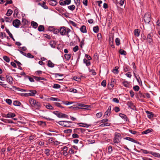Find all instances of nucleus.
Wrapping results in <instances>:
<instances>
[{
    "instance_id": "obj_53",
    "label": "nucleus",
    "mask_w": 160,
    "mask_h": 160,
    "mask_svg": "<svg viewBox=\"0 0 160 160\" xmlns=\"http://www.w3.org/2000/svg\"><path fill=\"white\" fill-rule=\"evenodd\" d=\"M68 118V116L67 115L62 113L60 117V118Z\"/></svg>"
},
{
    "instance_id": "obj_50",
    "label": "nucleus",
    "mask_w": 160,
    "mask_h": 160,
    "mask_svg": "<svg viewBox=\"0 0 160 160\" xmlns=\"http://www.w3.org/2000/svg\"><path fill=\"white\" fill-rule=\"evenodd\" d=\"M115 42L116 43V45L117 46H119L120 44V40L119 38H116L115 39Z\"/></svg>"
},
{
    "instance_id": "obj_28",
    "label": "nucleus",
    "mask_w": 160,
    "mask_h": 160,
    "mask_svg": "<svg viewBox=\"0 0 160 160\" xmlns=\"http://www.w3.org/2000/svg\"><path fill=\"white\" fill-rule=\"evenodd\" d=\"M119 68L118 66H116L115 67V68L113 69L112 72L115 74H118L119 73V71L118 70V69Z\"/></svg>"
},
{
    "instance_id": "obj_49",
    "label": "nucleus",
    "mask_w": 160,
    "mask_h": 160,
    "mask_svg": "<svg viewBox=\"0 0 160 160\" xmlns=\"http://www.w3.org/2000/svg\"><path fill=\"white\" fill-rule=\"evenodd\" d=\"M25 79L28 78L29 79V81L31 82H34V80L32 78V77H30L29 76H25Z\"/></svg>"
},
{
    "instance_id": "obj_39",
    "label": "nucleus",
    "mask_w": 160,
    "mask_h": 160,
    "mask_svg": "<svg viewBox=\"0 0 160 160\" xmlns=\"http://www.w3.org/2000/svg\"><path fill=\"white\" fill-rule=\"evenodd\" d=\"M46 108L50 110H53L54 109L53 107L50 104H48V105H46Z\"/></svg>"
},
{
    "instance_id": "obj_19",
    "label": "nucleus",
    "mask_w": 160,
    "mask_h": 160,
    "mask_svg": "<svg viewBox=\"0 0 160 160\" xmlns=\"http://www.w3.org/2000/svg\"><path fill=\"white\" fill-rule=\"evenodd\" d=\"M33 78H34L37 81H39L40 80L44 81L46 80V79L44 78L36 76H33Z\"/></svg>"
},
{
    "instance_id": "obj_57",
    "label": "nucleus",
    "mask_w": 160,
    "mask_h": 160,
    "mask_svg": "<svg viewBox=\"0 0 160 160\" xmlns=\"http://www.w3.org/2000/svg\"><path fill=\"white\" fill-rule=\"evenodd\" d=\"M41 6L45 9H48V7L45 5V2H43L42 3V5H41Z\"/></svg>"
},
{
    "instance_id": "obj_40",
    "label": "nucleus",
    "mask_w": 160,
    "mask_h": 160,
    "mask_svg": "<svg viewBox=\"0 0 160 160\" xmlns=\"http://www.w3.org/2000/svg\"><path fill=\"white\" fill-rule=\"evenodd\" d=\"M71 56V54H65L64 55L65 58L67 60H68L70 59Z\"/></svg>"
},
{
    "instance_id": "obj_29",
    "label": "nucleus",
    "mask_w": 160,
    "mask_h": 160,
    "mask_svg": "<svg viewBox=\"0 0 160 160\" xmlns=\"http://www.w3.org/2000/svg\"><path fill=\"white\" fill-rule=\"evenodd\" d=\"M123 85L125 87L128 88L129 86V83L126 81H124L122 82Z\"/></svg>"
},
{
    "instance_id": "obj_51",
    "label": "nucleus",
    "mask_w": 160,
    "mask_h": 160,
    "mask_svg": "<svg viewBox=\"0 0 160 160\" xmlns=\"http://www.w3.org/2000/svg\"><path fill=\"white\" fill-rule=\"evenodd\" d=\"M75 8V6L74 5H72L68 7V9L71 11L74 10Z\"/></svg>"
},
{
    "instance_id": "obj_59",
    "label": "nucleus",
    "mask_w": 160,
    "mask_h": 160,
    "mask_svg": "<svg viewBox=\"0 0 160 160\" xmlns=\"http://www.w3.org/2000/svg\"><path fill=\"white\" fill-rule=\"evenodd\" d=\"M27 57H28V58H34V56L33 55H32L31 53H28L27 54H26V56Z\"/></svg>"
},
{
    "instance_id": "obj_15",
    "label": "nucleus",
    "mask_w": 160,
    "mask_h": 160,
    "mask_svg": "<svg viewBox=\"0 0 160 160\" xmlns=\"http://www.w3.org/2000/svg\"><path fill=\"white\" fill-rule=\"evenodd\" d=\"M123 138L124 139L129 141L131 142H133L134 143H137V141L136 140H135L133 138H130V137H126L125 138Z\"/></svg>"
},
{
    "instance_id": "obj_58",
    "label": "nucleus",
    "mask_w": 160,
    "mask_h": 160,
    "mask_svg": "<svg viewBox=\"0 0 160 160\" xmlns=\"http://www.w3.org/2000/svg\"><path fill=\"white\" fill-rule=\"evenodd\" d=\"M69 23L70 24L72 25L74 27H76L77 24L76 23H75L74 22L72 21H69Z\"/></svg>"
},
{
    "instance_id": "obj_1",
    "label": "nucleus",
    "mask_w": 160,
    "mask_h": 160,
    "mask_svg": "<svg viewBox=\"0 0 160 160\" xmlns=\"http://www.w3.org/2000/svg\"><path fill=\"white\" fill-rule=\"evenodd\" d=\"M29 101L31 106L36 109L39 110L41 108V105L39 102L32 98H30Z\"/></svg>"
},
{
    "instance_id": "obj_35",
    "label": "nucleus",
    "mask_w": 160,
    "mask_h": 160,
    "mask_svg": "<svg viewBox=\"0 0 160 160\" xmlns=\"http://www.w3.org/2000/svg\"><path fill=\"white\" fill-rule=\"evenodd\" d=\"M123 70L124 71L126 72L130 70V67L128 66L125 65L123 67Z\"/></svg>"
},
{
    "instance_id": "obj_3",
    "label": "nucleus",
    "mask_w": 160,
    "mask_h": 160,
    "mask_svg": "<svg viewBox=\"0 0 160 160\" xmlns=\"http://www.w3.org/2000/svg\"><path fill=\"white\" fill-rule=\"evenodd\" d=\"M121 138L122 137L120 133L115 132L113 139V142L114 143H118L121 142Z\"/></svg>"
},
{
    "instance_id": "obj_10",
    "label": "nucleus",
    "mask_w": 160,
    "mask_h": 160,
    "mask_svg": "<svg viewBox=\"0 0 160 160\" xmlns=\"http://www.w3.org/2000/svg\"><path fill=\"white\" fill-rule=\"evenodd\" d=\"M127 104L131 109L134 110V108H135V106L134 105L133 103L131 101L128 102H127Z\"/></svg>"
},
{
    "instance_id": "obj_42",
    "label": "nucleus",
    "mask_w": 160,
    "mask_h": 160,
    "mask_svg": "<svg viewBox=\"0 0 160 160\" xmlns=\"http://www.w3.org/2000/svg\"><path fill=\"white\" fill-rule=\"evenodd\" d=\"M12 12L13 11L12 10L10 9H8L7 11L6 15L8 16H10L12 14Z\"/></svg>"
},
{
    "instance_id": "obj_64",
    "label": "nucleus",
    "mask_w": 160,
    "mask_h": 160,
    "mask_svg": "<svg viewBox=\"0 0 160 160\" xmlns=\"http://www.w3.org/2000/svg\"><path fill=\"white\" fill-rule=\"evenodd\" d=\"M156 26L158 27V28H160V20L158 19L156 22Z\"/></svg>"
},
{
    "instance_id": "obj_24",
    "label": "nucleus",
    "mask_w": 160,
    "mask_h": 160,
    "mask_svg": "<svg viewBox=\"0 0 160 160\" xmlns=\"http://www.w3.org/2000/svg\"><path fill=\"white\" fill-rule=\"evenodd\" d=\"M77 124L79 125L80 127H82L86 128H88L89 127V125L86 123H77Z\"/></svg>"
},
{
    "instance_id": "obj_60",
    "label": "nucleus",
    "mask_w": 160,
    "mask_h": 160,
    "mask_svg": "<svg viewBox=\"0 0 160 160\" xmlns=\"http://www.w3.org/2000/svg\"><path fill=\"white\" fill-rule=\"evenodd\" d=\"M12 3V0H9V1L6 0V3L5 4V6L7 5L8 4H11Z\"/></svg>"
},
{
    "instance_id": "obj_47",
    "label": "nucleus",
    "mask_w": 160,
    "mask_h": 160,
    "mask_svg": "<svg viewBox=\"0 0 160 160\" xmlns=\"http://www.w3.org/2000/svg\"><path fill=\"white\" fill-rule=\"evenodd\" d=\"M3 59L7 62H8L10 61V59L8 57L6 56H4L3 57Z\"/></svg>"
},
{
    "instance_id": "obj_22",
    "label": "nucleus",
    "mask_w": 160,
    "mask_h": 160,
    "mask_svg": "<svg viewBox=\"0 0 160 160\" xmlns=\"http://www.w3.org/2000/svg\"><path fill=\"white\" fill-rule=\"evenodd\" d=\"M31 25L32 27L34 28H36L38 26V24L34 21H32L31 22Z\"/></svg>"
},
{
    "instance_id": "obj_55",
    "label": "nucleus",
    "mask_w": 160,
    "mask_h": 160,
    "mask_svg": "<svg viewBox=\"0 0 160 160\" xmlns=\"http://www.w3.org/2000/svg\"><path fill=\"white\" fill-rule=\"evenodd\" d=\"M6 102L9 105H11L12 103L11 100L9 99H6L5 100Z\"/></svg>"
},
{
    "instance_id": "obj_48",
    "label": "nucleus",
    "mask_w": 160,
    "mask_h": 160,
    "mask_svg": "<svg viewBox=\"0 0 160 160\" xmlns=\"http://www.w3.org/2000/svg\"><path fill=\"white\" fill-rule=\"evenodd\" d=\"M38 123L40 125L43 127L45 126L46 125L45 122L42 121H40L38 122Z\"/></svg>"
},
{
    "instance_id": "obj_21",
    "label": "nucleus",
    "mask_w": 160,
    "mask_h": 160,
    "mask_svg": "<svg viewBox=\"0 0 160 160\" xmlns=\"http://www.w3.org/2000/svg\"><path fill=\"white\" fill-rule=\"evenodd\" d=\"M49 3L50 5L52 6H55L57 4L58 2L55 0H53L49 1Z\"/></svg>"
},
{
    "instance_id": "obj_7",
    "label": "nucleus",
    "mask_w": 160,
    "mask_h": 160,
    "mask_svg": "<svg viewBox=\"0 0 160 160\" xmlns=\"http://www.w3.org/2000/svg\"><path fill=\"white\" fill-rule=\"evenodd\" d=\"M6 78L7 82L10 84H12L13 79L12 77L9 75H8L6 76Z\"/></svg>"
},
{
    "instance_id": "obj_52",
    "label": "nucleus",
    "mask_w": 160,
    "mask_h": 160,
    "mask_svg": "<svg viewBox=\"0 0 160 160\" xmlns=\"http://www.w3.org/2000/svg\"><path fill=\"white\" fill-rule=\"evenodd\" d=\"M69 91H70V92H74V93H77V92H78V91L77 90L74 89V88H70L69 89Z\"/></svg>"
},
{
    "instance_id": "obj_6",
    "label": "nucleus",
    "mask_w": 160,
    "mask_h": 160,
    "mask_svg": "<svg viewBox=\"0 0 160 160\" xmlns=\"http://www.w3.org/2000/svg\"><path fill=\"white\" fill-rule=\"evenodd\" d=\"M21 22L18 19L14 20L12 22L13 25L16 28H18Z\"/></svg>"
},
{
    "instance_id": "obj_25",
    "label": "nucleus",
    "mask_w": 160,
    "mask_h": 160,
    "mask_svg": "<svg viewBox=\"0 0 160 160\" xmlns=\"http://www.w3.org/2000/svg\"><path fill=\"white\" fill-rule=\"evenodd\" d=\"M22 22L24 25H28L29 24V22L25 18H22Z\"/></svg>"
},
{
    "instance_id": "obj_17",
    "label": "nucleus",
    "mask_w": 160,
    "mask_h": 160,
    "mask_svg": "<svg viewBox=\"0 0 160 160\" xmlns=\"http://www.w3.org/2000/svg\"><path fill=\"white\" fill-rule=\"evenodd\" d=\"M152 131V128H149L145 130L142 132V133L143 134H146L149 132H151Z\"/></svg>"
},
{
    "instance_id": "obj_32",
    "label": "nucleus",
    "mask_w": 160,
    "mask_h": 160,
    "mask_svg": "<svg viewBox=\"0 0 160 160\" xmlns=\"http://www.w3.org/2000/svg\"><path fill=\"white\" fill-rule=\"evenodd\" d=\"M44 30V27L42 25H40L38 28V30L40 32L43 31Z\"/></svg>"
},
{
    "instance_id": "obj_26",
    "label": "nucleus",
    "mask_w": 160,
    "mask_h": 160,
    "mask_svg": "<svg viewBox=\"0 0 160 160\" xmlns=\"http://www.w3.org/2000/svg\"><path fill=\"white\" fill-rule=\"evenodd\" d=\"M14 61L17 64L18 68L21 70H22V67L20 66V65H22V64L20 62L16 60H14Z\"/></svg>"
},
{
    "instance_id": "obj_36",
    "label": "nucleus",
    "mask_w": 160,
    "mask_h": 160,
    "mask_svg": "<svg viewBox=\"0 0 160 160\" xmlns=\"http://www.w3.org/2000/svg\"><path fill=\"white\" fill-rule=\"evenodd\" d=\"M119 52L121 55H126L127 54L126 52L123 49H120Z\"/></svg>"
},
{
    "instance_id": "obj_14",
    "label": "nucleus",
    "mask_w": 160,
    "mask_h": 160,
    "mask_svg": "<svg viewBox=\"0 0 160 160\" xmlns=\"http://www.w3.org/2000/svg\"><path fill=\"white\" fill-rule=\"evenodd\" d=\"M149 154H152L154 157L158 158H160V154L158 153L153 152H150Z\"/></svg>"
},
{
    "instance_id": "obj_63",
    "label": "nucleus",
    "mask_w": 160,
    "mask_h": 160,
    "mask_svg": "<svg viewBox=\"0 0 160 160\" xmlns=\"http://www.w3.org/2000/svg\"><path fill=\"white\" fill-rule=\"evenodd\" d=\"M74 152L73 150L72 149V148H70L69 149V151H68V153L71 154H74Z\"/></svg>"
},
{
    "instance_id": "obj_4",
    "label": "nucleus",
    "mask_w": 160,
    "mask_h": 160,
    "mask_svg": "<svg viewBox=\"0 0 160 160\" xmlns=\"http://www.w3.org/2000/svg\"><path fill=\"white\" fill-rule=\"evenodd\" d=\"M143 19L146 24H149L151 19V13L149 12H148L145 13L143 17Z\"/></svg>"
},
{
    "instance_id": "obj_34",
    "label": "nucleus",
    "mask_w": 160,
    "mask_h": 160,
    "mask_svg": "<svg viewBox=\"0 0 160 160\" xmlns=\"http://www.w3.org/2000/svg\"><path fill=\"white\" fill-rule=\"evenodd\" d=\"M83 61L84 63L86 64L87 66H89L90 65L91 62L90 61H88V60L85 58L83 59Z\"/></svg>"
},
{
    "instance_id": "obj_8",
    "label": "nucleus",
    "mask_w": 160,
    "mask_h": 160,
    "mask_svg": "<svg viewBox=\"0 0 160 160\" xmlns=\"http://www.w3.org/2000/svg\"><path fill=\"white\" fill-rule=\"evenodd\" d=\"M152 36L150 33H149L147 35L146 38L147 42H148L149 44H151L153 42V39L152 38Z\"/></svg>"
},
{
    "instance_id": "obj_9",
    "label": "nucleus",
    "mask_w": 160,
    "mask_h": 160,
    "mask_svg": "<svg viewBox=\"0 0 160 160\" xmlns=\"http://www.w3.org/2000/svg\"><path fill=\"white\" fill-rule=\"evenodd\" d=\"M145 112L147 114V117L151 119L153 118L154 115L152 112L148 110L146 111Z\"/></svg>"
},
{
    "instance_id": "obj_27",
    "label": "nucleus",
    "mask_w": 160,
    "mask_h": 160,
    "mask_svg": "<svg viewBox=\"0 0 160 160\" xmlns=\"http://www.w3.org/2000/svg\"><path fill=\"white\" fill-rule=\"evenodd\" d=\"M80 130L82 133H83L85 131V129L81 128H77L74 129V132H77V131L78 130Z\"/></svg>"
},
{
    "instance_id": "obj_20",
    "label": "nucleus",
    "mask_w": 160,
    "mask_h": 160,
    "mask_svg": "<svg viewBox=\"0 0 160 160\" xmlns=\"http://www.w3.org/2000/svg\"><path fill=\"white\" fill-rule=\"evenodd\" d=\"M116 82V80L114 78H112L110 82V85L111 86L112 88H113L114 85Z\"/></svg>"
},
{
    "instance_id": "obj_18",
    "label": "nucleus",
    "mask_w": 160,
    "mask_h": 160,
    "mask_svg": "<svg viewBox=\"0 0 160 160\" xmlns=\"http://www.w3.org/2000/svg\"><path fill=\"white\" fill-rule=\"evenodd\" d=\"M140 30L138 29H135L134 31V35L136 37H138L140 35Z\"/></svg>"
},
{
    "instance_id": "obj_45",
    "label": "nucleus",
    "mask_w": 160,
    "mask_h": 160,
    "mask_svg": "<svg viewBox=\"0 0 160 160\" xmlns=\"http://www.w3.org/2000/svg\"><path fill=\"white\" fill-rule=\"evenodd\" d=\"M62 102L63 104L66 105H68L69 104H71L72 103H73V102H69L68 101H62Z\"/></svg>"
},
{
    "instance_id": "obj_23",
    "label": "nucleus",
    "mask_w": 160,
    "mask_h": 160,
    "mask_svg": "<svg viewBox=\"0 0 160 160\" xmlns=\"http://www.w3.org/2000/svg\"><path fill=\"white\" fill-rule=\"evenodd\" d=\"M80 31L82 33H85L87 32L86 27L84 25L82 26L80 28Z\"/></svg>"
},
{
    "instance_id": "obj_54",
    "label": "nucleus",
    "mask_w": 160,
    "mask_h": 160,
    "mask_svg": "<svg viewBox=\"0 0 160 160\" xmlns=\"http://www.w3.org/2000/svg\"><path fill=\"white\" fill-rule=\"evenodd\" d=\"M133 90L135 91H138L140 89L138 85H136L133 88Z\"/></svg>"
},
{
    "instance_id": "obj_41",
    "label": "nucleus",
    "mask_w": 160,
    "mask_h": 160,
    "mask_svg": "<svg viewBox=\"0 0 160 160\" xmlns=\"http://www.w3.org/2000/svg\"><path fill=\"white\" fill-rule=\"evenodd\" d=\"M93 32L95 33H97L99 31V28L98 26L94 27L93 28Z\"/></svg>"
},
{
    "instance_id": "obj_2",
    "label": "nucleus",
    "mask_w": 160,
    "mask_h": 160,
    "mask_svg": "<svg viewBox=\"0 0 160 160\" xmlns=\"http://www.w3.org/2000/svg\"><path fill=\"white\" fill-rule=\"evenodd\" d=\"M71 31V30L69 28L65 27H61L59 29V32L62 35H66L68 37H69V32Z\"/></svg>"
},
{
    "instance_id": "obj_38",
    "label": "nucleus",
    "mask_w": 160,
    "mask_h": 160,
    "mask_svg": "<svg viewBox=\"0 0 160 160\" xmlns=\"http://www.w3.org/2000/svg\"><path fill=\"white\" fill-rule=\"evenodd\" d=\"M49 100L51 101H60V100L59 98H56L51 97Z\"/></svg>"
},
{
    "instance_id": "obj_43",
    "label": "nucleus",
    "mask_w": 160,
    "mask_h": 160,
    "mask_svg": "<svg viewBox=\"0 0 160 160\" xmlns=\"http://www.w3.org/2000/svg\"><path fill=\"white\" fill-rule=\"evenodd\" d=\"M54 105L58 107H59L61 108H63L64 107L62 106L59 102H55L54 103Z\"/></svg>"
},
{
    "instance_id": "obj_12",
    "label": "nucleus",
    "mask_w": 160,
    "mask_h": 160,
    "mask_svg": "<svg viewBox=\"0 0 160 160\" xmlns=\"http://www.w3.org/2000/svg\"><path fill=\"white\" fill-rule=\"evenodd\" d=\"M16 115L14 113L12 112H9L8 114H7L6 116L5 117V118H13L16 116Z\"/></svg>"
},
{
    "instance_id": "obj_13",
    "label": "nucleus",
    "mask_w": 160,
    "mask_h": 160,
    "mask_svg": "<svg viewBox=\"0 0 160 160\" xmlns=\"http://www.w3.org/2000/svg\"><path fill=\"white\" fill-rule=\"evenodd\" d=\"M65 121H60L58 122V123L60 125L64 127H70L71 126H67V124H64V123L65 122Z\"/></svg>"
},
{
    "instance_id": "obj_5",
    "label": "nucleus",
    "mask_w": 160,
    "mask_h": 160,
    "mask_svg": "<svg viewBox=\"0 0 160 160\" xmlns=\"http://www.w3.org/2000/svg\"><path fill=\"white\" fill-rule=\"evenodd\" d=\"M28 91L30 92L25 93L24 95V96L26 97L28 96H33L37 93V91L34 90H29Z\"/></svg>"
},
{
    "instance_id": "obj_16",
    "label": "nucleus",
    "mask_w": 160,
    "mask_h": 160,
    "mask_svg": "<svg viewBox=\"0 0 160 160\" xmlns=\"http://www.w3.org/2000/svg\"><path fill=\"white\" fill-rule=\"evenodd\" d=\"M56 42L55 41H51L49 43L50 46L52 48H55L56 45Z\"/></svg>"
},
{
    "instance_id": "obj_37",
    "label": "nucleus",
    "mask_w": 160,
    "mask_h": 160,
    "mask_svg": "<svg viewBox=\"0 0 160 160\" xmlns=\"http://www.w3.org/2000/svg\"><path fill=\"white\" fill-rule=\"evenodd\" d=\"M138 95L140 98H145V95L142 93L141 91L139 92Z\"/></svg>"
},
{
    "instance_id": "obj_61",
    "label": "nucleus",
    "mask_w": 160,
    "mask_h": 160,
    "mask_svg": "<svg viewBox=\"0 0 160 160\" xmlns=\"http://www.w3.org/2000/svg\"><path fill=\"white\" fill-rule=\"evenodd\" d=\"M53 32L54 34H57L59 32V29L54 28Z\"/></svg>"
},
{
    "instance_id": "obj_56",
    "label": "nucleus",
    "mask_w": 160,
    "mask_h": 160,
    "mask_svg": "<svg viewBox=\"0 0 160 160\" xmlns=\"http://www.w3.org/2000/svg\"><path fill=\"white\" fill-rule=\"evenodd\" d=\"M112 150V147L111 146H109L108 147V153H111Z\"/></svg>"
},
{
    "instance_id": "obj_30",
    "label": "nucleus",
    "mask_w": 160,
    "mask_h": 160,
    "mask_svg": "<svg viewBox=\"0 0 160 160\" xmlns=\"http://www.w3.org/2000/svg\"><path fill=\"white\" fill-rule=\"evenodd\" d=\"M13 105L15 106H19L21 104V103L18 101H14L13 102Z\"/></svg>"
},
{
    "instance_id": "obj_31",
    "label": "nucleus",
    "mask_w": 160,
    "mask_h": 160,
    "mask_svg": "<svg viewBox=\"0 0 160 160\" xmlns=\"http://www.w3.org/2000/svg\"><path fill=\"white\" fill-rule=\"evenodd\" d=\"M53 113L56 115L58 118H60L62 113L58 111H55L53 112Z\"/></svg>"
},
{
    "instance_id": "obj_46",
    "label": "nucleus",
    "mask_w": 160,
    "mask_h": 160,
    "mask_svg": "<svg viewBox=\"0 0 160 160\" xmlns=\"http://www.w3.org/2000/svg\"><path fill=\"white\" fill-rule=\"evenodd\" d=\"M53 88L58 89L60 88L61 87V86L60 85L57 84H54L52 86Z\"/></svg>"
},
{
    "instance_id": "obj_33",
    "label": "nucleus",
    "mask_w": 160,
    "mask_h": 160,
    "mask_svg": "<svg viewBox=\"0 0 160 160\" xmlns=\"http://www.w3.org/2000/svg\"><path fill=\"white\" fill-rule=\"evenodd\" d=\"M48 67L52 68L54 67V64L52 63L50 60L48 61Z\"/></svg>"
},
{
    "instance_id": "obj_62",
    "label": "nucleus",
    "mask_w": 160,
    "mask_h": 160,
    "mask_svg": "<svg viewBox=\"0 0 160 160\" xmlns=\"http://www.w3.org/2000/svg\"><path fill=\"white\" fill-rule=\"evenodd\" d=\"M102 115V114L101 112L98 113L96 114V116L98 118H100Z\"/></svg>"
},
{
    "instance_id": "obj_44",
    "label": "nucleus",
    "mask_w": 160,
    "mask_h": 160,
    "mask_svg": "<svg viewBox=\"0 0 160 160\" xmlns=\"http://www.w3.org/2000/svg\"><path fill=\"white\" fill-rule=\"evenodd\" d=\"M13 88H15V90H17L20 91H26L25 90L23 89H22L19 88H17L16 86H13Z\"/></svg>"
},
{
    "instance_id": "obj_11",
    "label": "nucleus",
    "mask_w": 160,
    "mask_h": 160,
    "mask_svg": "<svg viewBox=\"0 0 160 160\" xmlns=\"http://www.w3.org/2000/svg\"><path fill=\"white\" fill-rule=\"evenodd\" d=\"M119 116L125 120L126 121H129V119L126 115L122 113H120L119 114Z\"/></svg>"
}]
</instances>
